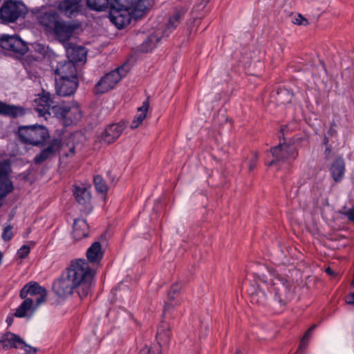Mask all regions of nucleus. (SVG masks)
Here are the masks:
<instances>
[{
	"instance_id": "1",
	"label": "nucleus",
	"mask_w": 354,
	"mask_h": 354,
	"mask_svg": "<svg viewBox=\"0 0 354 354\" xmlns=\"http://www.w3.org/2000/svg\"><path fill=\"white\" fill-rule=\"evenodd\" d=\"M66 272L75 284L76 292L81 299L91 293L95 272L85 259L71 261Z\"/></svg>"
},
{
	"instance_id": "2",
	"label": "nucleus",
	"mask_w": 354,
	"mask_h": 354,
	"mask_svg": "<svg viewBox=\"0 0 354 354\" xmlns=\"http://www.w3.org/2000/svg\"><path fill=\"white\" fill-rule=\"evenodd\" d=\"M52 109L56 117L65 127L77 124L82 118V112L77 102L53 106Z\"/></svg>"
},
{
	"instance_id": "3",
	"label": "nucleus",
	"mask_w": 354,
	"mask_h": 354,
	"mask_svg": "<svg viewBox=\"0 0 354 354\" xmlns=\"http://www.w3.org/2000/svg\"><path fill=\"white\" fill-rule=\"evenodd\" d=\"M269 291L274 295V299L281 306H285L292 298L294 295L293 283L281 276L276 277Z\"/></svg>"
},
{
	"instance_id": "4",
	"label": "nucleus",
	"mask_w": 354,
	"mask_h": 354,
	"mask_svg": "<svg viewBox=\"0 0 354 354\" xmlns=\"http://www.w3.org/2000/svg\"><path fill=\"white\" fill-rule=\"evenodd\" d=\"M18 134L22 142L34 146L43 145L49 137L47 129L42 125L21 127Z\"/></svg>"
},
{
	"instance_id": "5",
	"label": "nucleus",
	"mask_w": 354,
	"mask_h": 354,
	"mask_svg": "<svg viewBox=\"0 0 354 354\" xmlns=\"http://www.w3.org/2000/svg\"><path fill=\"white\" fill-rule=\"evenodd\" d=\"M24 13V4L12 0L6 1L0 8V21L5 24L13 23Z\"/></svg>"
},
{
	"instance_id": "6",
	"label": "nucleus",
	"mask_w": 354,
	"mask_h": 354,
	"mask_svg": "<svg viewBox=\"0 0 354 354\" xmlns=\"http://www.w3.org/2000/svg\"><path fill=\"white\" fill-rule=\"evenodd\" d=\"M127 71L124 66H121L116 69L106 73L95 85V89L97 93H104L113 88L120 80L126 76Z\"/></svg>"
},
{
	"instance_id": "7",
	"label": "nucleus",
	"mask_w": 354,
	"mask_h": 354,
	"mask_svg": "<svg viewBox=\"0 0 354 354\" xmlns=\"http://www.w3.org/2000/svg\"><path fill=\"white\" fill-rule=\"evenodd\" d=\"M0 47L19 55H24L28 50L26 44L17 35H0Z\"/></svg>"
},
{
	"instance_id": "8",
	"label": "nucleus",
	"mask_w": 354,
	"mask_h": 354,
	"mask_svg": "<svg viewBox=\"0 0 354 354\" xmlns=\"http://www.w3.org/2000/svg\"><path fill=\"white\" fill-rule=\"evenodd\" d=\"M270 151L274 159L268 163V166H272L280 160L286 161L290 158L295 159L297 156L295 147L286 143H280L279 145L271 148Z\"/></svg>"
},
{
	"instance_id": "9",
	"label": "nucleus",
	"mask_w": 354,
	"mask_h": 354,
	"mask_svg": "<svg viewBox=\"0 0 354 354\" xmlns=\"http://www.w3.org/2000/svg\"><path fill=\"white\" fill-rule=\"evenodd\" d=\"M53 290L57 296L64 297L71 295L74 290H76V286L65 271L53 282Z\"/></svg>"
},
{
	"instance_id": "10",
	"label": "nucleus",
	"mask_w": 354,
	"mask_h": 354,
	"mask_svg": "<svg viewBox=\"0 0 354 354\" xmlns=\"http://www.w3.org/2000/svg\"><path fill=\"white\" fill-rule=\"evenodd\" d=\"M55 79L56 93L60 96H70L73 95L78 86V77Z\"/></svg>"
},
{
	"instance_id": "11",
	"label": "nucleus",
	"mask_w": 354,
	"mask_h": 354,
	"mask_svg": "<svg viewBox=\"0 0 354 354\" xmlns=\"http://www.w3.org/2000/svg\"><path fill=\"white\" fill-rule=\"evenodd\" d=\"M73 195L77 203L81 206L80 210L88 214L91 209V194L90 191L84 185H74Z\"/></svg>"
},
{
	"instance_id": "12",
	"label": "nucleus",
	"mask_w": 354,
	"mask_h": 354,
	"mask_svg": "<svg viewBox=\"0 0 354 354\" xmlns=\"http://www.w3.org/2000/svg\"><path fill=\"white\" fill-rule=\"evenodd\" d=\"M10 165L6 161H0V199L12 192L14 187L9 178Z\"/></svg>"
},
{
	"instance_id": "13",
	"label": "nucleus",
	"mask_w": 354,
	"mask_h": 354,
	"mask_svg": "<svg viewBox=\"0 0 354 354\" xmlns=\"http://www.w3.org/2000/svg\"><path fill=\"white\" fill-rule=\"evenodd\" d=\"M149 6L148 0H128L121 6V9H131L133 17L138 19L148 11Z\"/></svg>"
},
{
	"instance_id": "14",
	"label": "nucleus",
	"mask_w": 354,
	"mask_h": 354,
	"mask_svg": "<svg viewBox=\"0 0 354 354\" xmlns=\"http://www.w3.org/2000/svg\"><path fill=\"white\" fill-rule=\"evenodd\" d=\"M54 74L55 77L58 78L74 77L77 76L75 64L68 59L57 62Z\"/></svg>"
},
{
	"instance_id": "15",
	"label": "nucleus",
	"mask_w": 354,
	"mask_h": 354,
	"mask_svg": "<svg viewBox=\"0 0 354 354\" xmlns=\"http://www.w3.org/2000/svg\"><path fill=\"white\" fill-rule=\"evenodd\" d=\"M82 0H63L57 3V10L67 17H75L80 11Z\"/></svg>"
},
{
	"instance_id": "16",
	"label": "nucleus",
	"mask_w": 354,
	"mask_h": 354,
	"mask_svg": "<svg viewBox=\"0 0 354 354\" xmlns=\"http://www.w3.org/2000/svg\"><path fill=\"white\" fill-rule=\"evenodd\" d=\"M78 28V25L74 23H66L59 20L53 32L59 40L67 41Z\"/></svg>"
},
{
	"instance_id": "17",
	"label": "nucleus",
	"mask_w": 354,
	"mask_h": 354,
	"mask_svg": "<svg viewBox=\"0 0 354 354\" xmlns=\"http://www.w3.org/2000/svg\"><path fill=\"white\" fill-rule=\"evenodd\" d=\"M37 20L47 31H53L59 20V15L54 10L41 12L37 15Z\"/></svg>"
},
{
	"instance_id": "18",
	"label": "nucleus",
	"mask_w": 354,
	"mask_h": 354,
	"mask_svg": "<svg viewBox=\"0 0 354 354\" xmlns=\"http://www.w3.org/2000/svg\"><path fill=\"white\" fill-rule=\"evenodd\" d=\"M21 344H24V339L17 334L11 332L0 334V344L5 351L19 348Z\"/></svg>"
},
{
	"instance_id": "19",
	"label": "nucleus",
	"mask_w": 354,
	"mask_h": 354,
	"mask_svg": "<svg viewBox=\"0 0 354 354\" xmlns=\"http://www.w3.org/2000/svg\"><path fill=\"white\" fill-rule=\"evenodd\" d=\"M124 129V123H115L109 125L101 135L102 140L108 144L114 142Z\"/></svg>"
},
{
	"instance_id": "20",
	"label": "nucleus",
	"mask_w": 354,
	"mask_h": 354,
	"mask_svg": "<svg viewBox=\"0 0 354 354\" xmlns=\"http://www.w3.org/2000/svg\"><path fill=\"white\" fill-rule=\"evenodd\" d=\"M61 146V140L59 139H54L46 149L35 156L34 158L35 163L39 165L49 159L55 152L59 150Z\"/></svg>"
},
{
	"instance_id": "21",
	"label": "nucleus",
	"mask_w": 354,
	"mask_h": 354,
	"mask_svg": "<svg viewBox=\"0 0 354 354\" xmlns=\"http://www.w3.org/2000/svg\"><path fill=\"white\" fill-rule=\"evenodd\" d=\"M36 111L41 116H45L50 114L49 110L53 104V100L50 94L48 92H43L41 95H39L38 98L35 100Z\"/></svg>"
},
{
	"instance_id": "22",
	"label": "nucleus",
	"mask_w": 354,
	"mask_h": 354,
	"mask_svg": "<svg viewBox=\"0 0 354 354\" xmlns=\"http://www.w3.org/2000/svg\"><path fill=\"white\" fill-rule=\"evenodd\" d=\"M66 56L74 64L76 62H84L86 59V51L82 46L70 44L66 48Z\"/></svg>"
},
{
	"instance_id": "23",
	"label": "nucleus",
	"mask_w": 354,
	"mask_h": 354,
	"mask_svg": "<svg viewBox=\"0 0 354 354\" xmlns=\"http://www.w3.org/2000/svg\"><path fill=\"white\" fill-rule=\"evenodd\" d=\"M89 227L86 220L77 218L74 220L73 237L75 240L79 241L88 235Z\"/></svg>"
},
{
	"instance_id": "24",
	"label": "nucleus",
	"mask_w": 354,
	"mask_h": 354,
	"mask_svg": "<svg viewBox=\"0 0 354 354\" xmlns=\"http://www.w3.org/2000/svg\"><path fill=\"white\" fill-rule=\"evenodd\" d=\"M113 9L115 11L114 13L111 14V21L113 22L119 29L124 28L125 26L130 24V17L129 15L122 13V11H126L128 9H120L115 6V4L113 6Z\"/></svg>"
},
{
	"instance_id": "25",
	"label": "nucleus",
	"mask_w": 354,
	"mask_h": 354,
	"mask_svg": "<svg viewBox=\"0 0 354 354\" xmlns=\"http://www.w3.org/2000/svg\"><path fill=\"white\" fill-rule=\"evenodd\" d=\"M330 172L335 182L342 180L345 173V163L342 157L339 156L334 160L330 167Z\"/></svg>"
},
{
	"instance_id": "26",
	"label": "nucleus",
	"mask_w": 354,
	"mask_h": 354,
	"mask_svg": "<svg viewBox=\"0 0 354 354\" xmlns=\"http://www.w3.org/2000/svg\"><path fill=\"white\" fill-rule=\"evenodd\" d=\"M185 12L183 10H175L173 15L169 18L165 25V30L162 32L164 37H168L169 35L175 30L180 24L184 17Z\"/></svg>"
},
{
	"instance_id": "27",
	"label": "nucleus",
	"mask_w": 354,
	"mask_h": 354,
	"mask_svg": "<svg viewBox=\"0 0 354 354\" xmlns=\"http://www.w3.org/2000/svg\"><path fill=\"white\" fill-rule=\"evenodd\" d=\"M104 252L99 241L94 242L86 251V257L90 263L98 264L103 258Z\"/></svg>"
},
{
	"instance_id": "28",
	"label": "nucleus",
	"mask_w": 354,
	"mask_h": 354,
	"mask_svg": "<svg viewBox=\"0 0 354 354\" xmlns=\"http://www.w3.org/2000/svg\"><path fill=\"white\" fill-rule=\"evenodd\" d=\"M0 114L15 118L24 115V109L21 106L7 104L0 101Z\"/></svg>"
},
{
	"instance_id": "29",
	"label": "nucleus",
	"mask_w": 354,
	"mask_h": 354,
	"mask_svg": "<svg viewBox=\"0 0 354 354\" xmlns=\"http://www.w3.org/2000/svg\"><path fill=\"white\" fill-rule=\"evenodd\" d=\"M46 288L41 287L35 281H30L26 283L20 291V297L21 299H26L28 295H38L42 292H44Z\"/></svg>"
},
{
	"instance_id": "30",
	"label": "nucleus",
	"mask_w": 354,
	"mask_h": 354,
	"mask_svg": "<svg viewBox=\"0 0 354 354\" xmlns=\"http://www.w3.org/2000/svg\"><path fill=\"white\" fill-rule=\"evenodd\" d=\"M250 295V300L252 304L257 306H265L267 302V297L263 290L261 289L256 290L254 287H252L248 290Z\"/></svg>"
},
{
	"instance_id": "31",
	"label": "nucleus",
	"mask_w": 354,
	"mask_h": 354,
	"mask_svg": "<svg viewBox=\"0 0 354 354\" xmlns=\"http://www.w3.org/2000/svg\"><path fill=\"white\" fill-rule=\"evenodd\" d=\"M149 108V99L145 100L142 102V106L138 108V111L139 113L136 115L134 120L132 121L131 124V129H135L140 124L144 119L146 118L147 113Z\"/></svg>"
},
{
	"instance_id": "32",
	"label": "nucleus",
	"mask_w": 354,
	"mask_h": 354,
	"mask_svg": "<svg viewBox=\"0 0 354 354\" xmlns=\"http://www.w3.org/2000/svg\"><path fill=\"white\" fill-rule=\"evenodd\" d=\"M86 4L90 9L96 11L105 10L109 8H112L115 5L111 0H87Z\"/></svg>"
},
{
	"instance_id": "33",
	"label": "nucleus",
	"mask_w": 354,
	"mask_h": 354,
	"mask_svg": "<svg viewBox=\"0 0 354 354\" xmlns=\"http://www.w3.org/2000/svg\"><path fill=\"white\" fill-rule=\"evenodd\" d=\"M160 38L156 34L150 35L141 44V50L145 53L151 51L156 48Z\"/></svg>"
},
{
	"instance_id": "34",
	"label": "nucleus",
	"mask_w": 354,
	"mask_h": 354,
	"mask_svg": "<svg viewBox=\"0 0 354 354\" xmlns=\"http://www.w3.org/2000/svg\"><path fill=\"white\" fill-rule=\"evenodd\" d=\"M24 301L17 308L15 316L17 317H24L27 315V312L30 310L33 305V301L30 298L26 297Z\"/></svg>"
},
{
	"instance_id": "35",
	"label": "nucleus",
	"mask_w": 354,
	"mask_h": 354,
	"mask_svg": "<svg viewBox=\"0 0 354 354\" xmlns=\"http://www.w3.org/2000/svg\"><path fill=\"white\" fill-rule=\"evenodd\" d=\"M180 301L178 299V295L172 294L169 292H167V301H165V306L164 308V313L165 314L171 308H174L176 306L180 305Z\"/></svg>"
},
{
	"instance_id": "36",
	"label": "nucleus",
	"mask_w": 354,
	"mask_h": 354,
	"mask_svg": "<svg viewBox=\"0 0 354 354\" xmlns=\"http://www.w3.org/2000/svg\"><path fill=\"white\" fill-rule=\"evenodd\" d=\"M171 333L168 327L167 328L164 326H161L158 328L156 337L158 341L165 344L169 342Z\"/></svg>"
},
{
	"instance_id": "37",
	"label": "nucleus",
	"mask_w": 354,
	"mask_h": 354,
	"mask_svg": "<svg viewBox=\"0 0 354 354\" xmlns=\"http://www.w3.org/2000/svg\"><path fill=\"white\" fill-rule=\"evenodd\" d=\"M93 183L95 187L98 192L105 193L107 191V185L102 176L98 175L94 176Z\"/></svg>"
},
{
	"instance_id": "38",
	"label": "nucleus",
	"mask_w": 354,
	"mask_h": 354,
	"mask_svg": "<svg viewBox=\"0 0 354 354\" xmlns=\"http://www.w3.org/2000/svg\"><path fill=\"white\" fill-rule=\"evenodd\" d=\"M316 327H317V325L316 324H313L305 333V334L304 335L303 337L301 339L299 347V350L304 349L306 347V346L308 344V340L310 339V338L311 337V335H312L313 330L315 329Z\"/></svg>"
},
{
	"instance_id": "39",
	"label": "nucleus",
	"mask_w": 354,
	"mask_h": 354,
	"mask_svg": "<svg viewBox=\"0 0 354 354\" xmlns=\"http://www.w3.org/2000/svg\"><path fill=\"white\" fill-rule=\"evenodd\" d=\"M137 354H161L160 345L153 346H144Z\"/></svg>"
},
{
	"instance_id": "40",
	"label": "nucleus",
	"mask_w": 354,
	"mask_h": 354,
	"mask_svg": "<svg viewBox=\"0 0 354 354\" xmlns=\"http://www.w3.org/2000/svg\"><path fill=\"white\" fill-rule=\"evenodd\" d=\"M292 21L293 24L297 25L306 26L308 24L307 19L304 18L301 15L298 14L295 15L292 18Z\"/></svg>"
},
{
	"instance_id": "41",
	"label": "nucleus",
	"mask_w": 354,
	"mask_h": 354,
	"mask_svg": "<svg viewBox=\"0 0 354 354\" xmlns=\"http://www.w3.org/2000/svg\"><path fill=\"white\" fill-rule=\"evenodd\" d=\"M19 348H21L25 351L24 354H36L37 352V348L27 344L24 341V344H21Z\"/></svg>"
},
{
	"instance_id": "42",
	"label": "nucleus",
	"mask_w": 354,
	"mask_h": 354,
	"mask_svg": "<svg viewBox=\"0 0 354 354\" xmlns=\"http://www.w3.org/2000/svg\"><path fill=\"white\" fill-rule=\"evenodd\" d=\"M30 249L29 246L24 245L18 250L17 255L20 259H25L30 253Z\"/></svg>"
},
{
	"instance_id": "43",
	"label": "nucleus",
	"mask_w": 354,
	"mask_h": 354,
	"mask_svg": "<svg viewBox=\"0 0 354 354\" xmlns=\"http://www.w3.org/2000/svg\"><path fill=\"white\" fill-rule=\"evenodd\" d=\"M13 236V234L12 232V227L10 225H8L6 227L3 229V233H2V239L6 241H10Z\"/></svg>"
},
{
	"instance_id": "44",
	"label": "nucleus",
	"mask_w": 354,
	"mask_h": 354,
	"mask_svg": "<svg viewBox=\"0 0 354 354\" xmlns=\"http://www.w3.org/2000/svg\"><path fill=\"white\" fill-rule=\"evenodd\" d=\"M258 158H259L258 153L254 152L252 154V158L250 160V163H249L250 171H253L256 168Z\"/></svg>"
},
{
	"instance_id": "45",
	"label": "nucleus",
	"mask_w": 354,
	"mask_h": 354,
	"mask_svg": "<svg viewBox=\"0 0 354 354\" xmlns=\"http://www.w3.org/2000/svg\"><path fill=\"white\" fill-rule=\"evenodd\" d=\"M324 155L326 160H329L334 155L332 146H327L324 151Z\"/></svg>"
},
{
	"instance_id": "46",
	"label": "nucleus",
	"mask_w": 354,
	"mask_h": 354,
	"mask_svg": "<svg viewBox=\"0 0 354 354\" xmlns=\"http://www.w3.org/2000/svg\"><path fill=\"white\" fill-rule=\"evenodd\" d=\"M182 288V285L181 284H179L178 283H174L169 290L168 292L172 293V294H175V295H178L180 290Z\"/></svg>"
},
{
	"instance_id": "47",
	"label": "nucleus",
	"mask_w": 354,
	"mask_h": 354,
	"mask_svg": "<svg viewBox=\"0 0 354 354\" xmlns=\"http://www.w3.org/2000/svg\"><path fill=\"white\" fill-rule=\"evenodd\" d=\"M47 295V291L45 289L44 292L39 293L38 295L39 297L36 299L37 306H39L42 303H44L46 300V297Z\"/></svg>"
},
{
	"instance_id": "48",
	"label": "nucleus",
	"mask_w": 354,
	"mask_h": 354,
	"mask_svg": "<svg viewBox=\"0 0 354 354\" xmlns=\"http://www.w3.org/2000/svg\"><path fill=\"white\" fill-rule=\"evenodd\" d=\"M324 190V187L321 185H318L317 187L314 186L312 189V192L313 194L318 196H321Z\"/></svg>"
},
{
	"instance_id": "49",
	"label": "nucleus",
	"mask_w": 354,
	"mask_h": 354,
	"mask_svg": "<svg viewBox=\"0 0 354 354\" xmlns=\"http://www.w3.org/2000/svg\"><path fill=\"white\" fill-rule=\"evenodd\" d=\"M349 221H354V208L349 209L344 212Z\"/></svg>"
},
{
	"instance_id": "50",
	"label": "nucleus",
	"mask_w": 354,
	"mask_h": 354,
	"mask_svg": "<svg viewBox=\"0 0 354 354\" xmlns=\"http://www.w3.org/2000/svg\"><path fill=\"white\" fill-rule=\"evenodd\" d=\"M335 123L330 124L329 129L328 130L327 134L330 137H335L337 134L336 129L334 128Z\"/></svg>"
},
{
	"instance_id": "51",
	"label": "nucleus",
	"mask_w": 354,
	"mask_h": 354,
	"mask_svg": "<svg viewBox=\"0 0 354 354\" xmlns=\"http://www.w3.org/2000/svg\"><path fill=\"white\" fill-rule=\"evenodd\" d=\"M346 304L354 306V292L350 293L346 299Z\"/></svg>"
},
{
	"instance_id": "52",
	"label": "nucleus",
	"mask_w": 354,
	"mask_h": 354,
	"mask_svg": "<svg viewBox=\"0 0 354 354\" xmlns=\"http://www.w3.org/2000/svg\"><path fill=\"white\" fill-rule=\"evenodd\" d=\"M14 318L13 315H9L6 319V323L8 324V326H11L13 322Z\"/></svg>"
},
{
	"instance_id": "53",
	"label": "nucleus",
	"mask_w": 354,
	"mask_h": 354,
	"mask_svg": "<svg viewBox=\"0 0 354 354\" xmlns=\"http://www.w3.org/2000/svg\"><path fill=\"white\" fill-rule=\"evenodd\" d=\"M323 145H325V147H327V146H331L330 144H329V138H328V136H325L323 138Z\"/></svg>"
},
{
	"instance_id": "54",
	"label": "nucleus",
	"mask_w": 354,
	"mask_h": 354,
	"mask_svg": "<svg viewBox=\"0 0 354 354\" xmlns=\"http://www.w3.org/2000/svg\"><path fill=\"white\" fill-rule=\"evenodd\" d=\"M281 132L283 134V136L285 135L288 132V127L287 126H282L281 128Z\"/></svg>"
},
{
	"instance_id": "55",
	"label": "nucleus",
	"mask_w": 354,
	"mask_h": 354,
	"mask_svg": "<svg viewBox=\"0 0 354 354\" xmlns=\"http://www.w3.org/2000/svg\"><path fill=\"white\" fill-rule=\"evenodd\" d=\"M325 272L329 275H333L334 274L333 270L330 267L326 268Z\"/></svg>"
},
{
	"instance_id": "56",
	"label": "nucleus",
	"mask_w": 354,
	"mask_h": 354,
	"mask_svg": "<svg viewBox=\"0 0 354 354\" xmlns=\"http://www.w3.org/2000/svg\"><path fill=\"white\" fill-rule=\"evenodd\" d=\"M2 259H3V253L0 251V266L2 263Z\"/></svg>"
},
{
	"instance_id": "57",
	"label": "nucleus",
	"mask_w": 354,
	"mask_h": 354,
	"mask_svg": "<svg viewBox=\"0 0 354 354\" xmlns=\"http://www.w3.org/2000/svg\"><path fill=\"white\" fill-rule=\"evenodd\" d=\"M240 353V351H237L236 354H239Z\"/></svg>"
}]
</instances>
